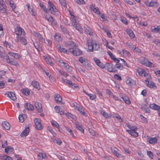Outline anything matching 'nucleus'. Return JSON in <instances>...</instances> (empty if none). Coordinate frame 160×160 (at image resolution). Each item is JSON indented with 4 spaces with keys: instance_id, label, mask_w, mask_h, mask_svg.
<instances>
[{
    "instance_id": "f257e3e1",
    "label": "nucleus",
    "mask_w": 160,
    "mask_h": 160,
    "mask_svg": "<svg viewBox=\"0 0 160 160\" xmlns=\"http://www.w3.org/2000/svg\"><path fill=\"white\" fill-rule=\"evenodd\" d=\"M88 49L90 52H92L93 50H98L100 48L99 45L92 40L88 42Z\"/></svg>"
},
{
    "instance_id": "f03ea898",
    "label": "nucleus",
    "mask_w": 160,
    "mask_h": 160,
    "mask_svg": "<svg viewBox=\"0 0 160 160\" xmlns=\"http://www.w3.org/2000/svg\"><path fill=\"white\" fill-rule=\"evenodd\" d=\"M15 33L17 35L16 41L18 42L19 41V37L22 36H25V32L24 30L20 27H17L15 29Z\"/></svg>"
},
{
    "instance_id": "7ed1b4c3",
    "label": "nucleus",
    "mask_w": 160,
    "mask_h": 160,
    "mask_svg": "<svg viewBox=\"0 0 160 160\" xmlns=\"http://www.w3.org/2000/svg\"><path fill=\"white\" fill-rule=\"evenodd\" d=\"M69 50L74 56H80L82 54V51L76 47L70 48H69Z\"/></svg>"
},
{
    "instance_id": "20e7f679",
    "label": "nucleus",
    "mask_w": 160,
    "mask_h": 160,
    "mask_svg": "<svg viewBox=\"0 0 160 160\" xmlns=\"http://www.w3.org/2000/svg\"><path fill=\"white\" fill-rule=\"evenodd\" d=\"M48 6L49 10L51 13L53 15H56V13L58 11V10L55 7L53 6L50 1L48 2Z\"/></svg>"
},
{
    "instance_id": "39448f33",
    "label": "nucleus",
    "mask_w": 160,
    "mask_h": 160,
    "mask_svg": "<svg viewBox=\"0 0 160 160\" xmlns=\"http://www.w3.org/2000/svg\"><path fill=\"white\" fill-rule=\"evenodd\" d=\"M6 60L7 61V62L8 63H10L13 65H14L16 67L19 66V64L18 63L17 61L14 60L12 58H9L8 56H5Z\"/></svg>"
},
{
    "instance_id": "423d86ee",
    "label": "nucleus",
    "mask_w": 160,
    "mask_h": 160,
    "mask_svg": "<svg viewBox=\"0 0 160 160\" xmlns=\"http://www.w3.org/2000/svg\"><path fill=\"white\" fill-rule=\"evenodd\" d=\"M107 68L108 70L110 72H115L117 71L114 68L112 64L106 63L105 64V68Z\"/></svg>"
},
{
    "instance_id": "0eeeda50",
    "label": "nucleus",
    "mask_w": 160,
    "mask_h": 160,
    "mask_svg": "<svg viewBox=\"0 0 160 160\" xmlns=\"http://www.w3.org/2000/svg\"><path fill=\"white\" fill-rule=\"evenodd\" d=\"M36 128L39 130L42 129V127L40 121L38 120L37 118H35L34 120Z\"/></svg>"
},
{
    "instance_id": "6e6552de",
    "label": "nucleus",
    "mask_w": 160,
    "mask_h": 160,
    "mask_svg": "<svg viewBox=\"0 0 160 160\" xmlns=\"http://www.w3.org/2000/svg\"><path fill=\"white\" fill-rule=\"evenodd\" d=\"M150 108L155 110H157L159 116H160V107L154 103H152L149 105Z\"/></svg>"
},
{
    "instance_id": "1a4fd4ad",
    "label": "nucleus",
    "mask_w": 160,
    "mask_h": 160,
    "mask_svg": "<svg viewBox=\"0 0 160 160\" xmlns=\"http://www.w3.org/2000/svg\"><path fill=\"white\" fill-rule=\"evenodd\" d=\"M5 95L13 101H14L17 98L15 94L12 92H8L7 93H5Z\"/></svg>"
},
{
    "instance_id": "9d476101",
    "label": "nucleus",
    "mask_w": 160,
    "mask_h": 160,
    "mask_svg": "<svg viewBox=\"0 0 160 160\" xmlns=\"http://www.w3.org/2000/svg\"><path fill=\"white\" fill-rule=\"evenodd\" d=\"M46 18L50 22L52 25H55L57 24V22L53 18V17L51 16H47L46 17Z\"/></svg>"
},
{
    "instance_id": "9b49d317",
    "label": "nucleus",
    "mask_w": 160,
    "mask_h": 160,
    "mask_svg": "<svg viewBox=\"0 0 160 160\" xmlns=\"http://www.w3.org/2000/svg\"><path fill=\"white\" fill-rule=\"evenodd\" d=\"M29 127H26L24 130L22 132L20 135L21 137H23L28 135L29 132Z\"/></svg>"
},
{
    "instance_id": "f8f14e48",
    "label": "nucleus",
    "mask_w": 160,
    "mask_h": 160,
    "mask_svg": "<svg viewBox=\"0 0 160 160\" xmlns=\"http://www.w3.org/2000/svg\"><path fill=\"white\" fill-rule=\"evenodd\" d=\"M79 61L81 63L83 64L85 66L88 65V63L87 60L83 57H80L79 58Z\"/></svg>"
},
{
    "instance_id": "ddd939ff",
    "label": "nucleus",
    "mask_w": 160,
    "mask_h": 160,
    "mask_svg": "<svg viewBox=\"0 0 160 160\" xmlns=\"http://www.w3.org/2000/svg\"><path fill=\"white\" fill-rule=\"evenodd\" d=\"M34 105L38 112H42V105L41 103L38 102H36L34 104Z\"/></svg>"
},
{
    "instance_id": "4468645a",
    "label": "nucleus",
    "mask_w": 160,
    "mask_h": 160,
    "mask_svg": "<svg viewBox=\"0 0 160 160\" xmlns=\"http://www.w3.org/2000/svg\"><path fill=\"white\" fill-rule=\"evenodd\" d=\"M126 83L131 86H132L134 85L135 82L134 81L130 78H128L126 81Z\"/></svg>"
},
{
    "instance_id": "2eb2a0df",
    "label": "nucleus",
    "mask_w": 160,
    "mask_h": 160,
    "mask_svg": "<svg viewBox=\"0 0 160 160\" xmlns=\"http://www.w3.org/2000/svg\"><path fill=\"white\" fill-rule=\"evenodd\" d=\"M2 126L6 130H9L10 128V124L7 121H4L2 123Z\"/></svg>"
},
{
    "instance_id": "dca6fc26",
    "label": "nucleus",
    "mask_w": 160,
    "mask_h": 160,
    "mask_svg": "<svg viewBox=\"0 0 160 160\" xmlns=\"http://www.w3.org/2000/svg\"><path fill=\"white\" fill-rule=\"evenodd\" d=\"M126 131L129 133L132 136L137 137L138 136V133L135 130L131 131L129 130H127Z\"/></svg>"
},
{
    "instance_id": "f3484780",
    "label": "nucleus",
    "mask_w": 160,
    "mask_h": 160,
    "mask_svg": "<svg viewBox=\"0 0 160 160\" xmlns=\"http://www.w3.org/2000/svg\"><path fill=\"white\" fill-rule=\"evenodd\" d=\"M55 100L57 103L61 102L62 100V98L59 94H56L54 96Z\"/></svg>"
},
{
    "instance_id": "a211bd4d",
    "label": "nucleus",
    "mask_w": 160,
    "mask_h": 160,
    "mask_svg": "<svg viewBox=\"0 0 160 160\" xmlns=\"http://www.w3.org/2000/svg\"><path fill=\"white\" fill-rule=\"evenodd\" d=\"M27 118V115L25 114H20L18 117L19 121L21 122H23L25 119H26Z\"/></svg>"
},
{
    "instance_id": "6ab92c4d",
    "label": "nucleus",
    "mask_w": 160,
    "mask_h": 160,
    "mask_svg": "<svg viewBox=\"0 0 160 160\" xmlns=\"http://www.w3.org/2000/svg\"><path fill=\"white\" fill-rule=\"evenodd\" d=\"M13 150V148H11L10 146H8L5 149V152L8 154L11 153Z\"/></svg>"
},
{
    "instance_id": "aec40b11",
    "label": "nucleus",
    "mask_w": 160,
    "mask_h": 160,
    "mask_svg": "<svg viewBox=\"0 0 160 160\" xmlns=\"http://www.w3.org/2000/svg\"><path fill=\"white\" fill-rule=\"evenodd\" d=\"M90 9L97 14H100V12L98 8H95L92 5H90Z\"/></svg>"
},
{
    "instance_id": "412c9836",
    "label": "nucleus",
    "mask_w": 160,
    "mask_h": 160,
    "mask_svg": "<svg viewBox=\"0 0 160 160\" xmlns=\"http://www.w3.org/2000/svg\"><path fill=\"white\" fill-rule=\"evenodd\" d=\"M148 141L150 144H153L156 143L158 141V139L156 137L149 138L148 139Z\"/></svg>"
},
{
    "instance_id": "4be33fe9",
    "label": "nucleus",
    "mask_w": 160,
    "mask_h": 160,
    "mask_svg": "<svg viewBox=\"0 0 160 160\" xmlns=\"http://www.w3.org/2000/svg\"><path fill=\"white\" fill-rule=\"evenodd\" d=\"M8 54L10 56L13 57L15 59H18L20 58V55L17 53L12 52H8Z\"/></svg>"
},
{
    "instance_id": "5701e85b",
    "label": "nucleus",
    "mask_w": 160,
    "mask_h": 160,
    "mask_svg": "<svg viewBox=\"0 0 160 160\" xmlns=\"http://www.w3.org/2000/svg\"><path fill=\"white\" fill-rule=\"evenodd\" d=\"M142 109L144 112L146 113H149L150 112V109L148 107V106L145 104H143L142 106Z\"/></svg>"
},
{
    "instance_id": "b1692460",
    "label": "nucleus",
    "mask_w": 160,
    "mask_h": 160,
    "mask_svg": "<svg viewBox=\"0 0 160 160\" xmlns=\"http://www.w3.org/2000/svg\"><path fill=\"white\" fill-rule=\"evenodd\" d=\"M31 84L34 88H35L38 89H40L38 82L35 80L32 82Z\"/></svg>"
},
{
    "instance_id": "393cba45",
    "label": "nucleus",
    "mask_w": 160,
    "mask_h": 160,
    "mask_svg": "<svg viewBox=\"0 0 160 160\" xmlns=\"http://www.w3.org/2000/svg\"><path fill=\"white\" fill-rule=\"evenodd\" d=\"M25 36H22L19 37V41L21 43L24 45H26L27 43V41L25 39Z\"/></svg>"
},
{
    "instance_id": "a878e982",
    "label": "nucleus",
    "mask_w": 160,
    "mask_h": 160,
    "mask_svg": "<svg viewBox=\"0 0 160 160\" xmlns=\"http://www.w3.org/2000/svg\"><path fill=\"white\" fill-rule=\"evenodd\" d=\"M148 7H157L158 5V4L156 2L151 1L149 3V4L147 5Z\"/></svg>"
},
{
    "instance_id": "bb28decb",
    "label": "nucleus",
    "mask_w": 160,
    "mask_h": 160,
    "mask_svg": "<svg viewBox=\"0 0 160 160\" xmlns=\"http://www.w3.org/2000/svg\"><path fill=\"white\" fill-rule=\"evenodd\" d=\"M74 22H73L72 23L73 26L75 27L76 29L80 31L82 28L77 23H76V21L75 19L74 20Z\"/></svg>"
},
{
    "instance_id": "cd10ccee",
    "label": "nucleus",
    "mask_w": 160,
    "mask_h": 160,
    "mask_svg": "<svg viewBox=\"0 0 160 160\" xmlns=\"http://www.w3.org/2000/svg\"><path fill=\"white\" fill-rule=\"evenodd\" d=\"M25 108L30 110H32L34 109L33 106L30 103H26L25 106Z\"/></svg>"
},
{
    "instance_id": "c85d7f7f",
    "label": "nucleus",
    "mask_w": 160,
    "mask_h": 160,
    "mask_svg": "<svg viewBox=\"0 0 160 160\" xmlns=\"http://www.w3.org/2000/svg\"><path fill=\"white\" fill-rule=\"evenodd\" d=\"M112 152L118 158H120L122 159H123V156H122L121 154L118 153L117 151L115 150H112Z\"/></svg>"
},
{
    "instance_id": "c756f323",
    "label": "nucleus",
    "mask_w": 160,
    "mask_h": 160,
    "mask_svg": "<svg viewBox=\"0 0 160 160\" xmlns=\"http://www.w3.org/2000/svg\"><path fill=\"white\" fill-rule=\"evenodd\" d=\"M145 82L148 86L151 88H152L155 85L154 83L153 82H149L148 80H145Z\"/></svg>"
},
{
    "instance_id": "7c9ffc66",
    "label": "nucleus",
    "mask_w": 160,
    "mask_h": 160,
    "mask_svg": "<svg viewBox=\"0 0 160 160\" xmlns=\"http://www.w3.org/2000/svg\"><path fill=\"white\" fill-rule=\"evenodd\" d=\"M45 60L48 64H49L51 66H53L54 63L52 62L50 58L49 57H47L45 58Z\"/></svg>"
},
{
    "instance_id": "2f4dec72",
    "label": "nucleus",
    "mask_w": 160,
    "mask_h": 160,
    "mask_svg": "<svg viewBox=\"0 0 160 160\" xmlns=\"http://www.w3.org/2000/svg\"><path fill=\"white\" fill-rule=\"evenodd\" d=\"M127 33L131 38H133L135 37V35L133 32L129 29L127 30Z\"/></svg>"
},
{
    "instance_id": "473e14b6",
    "label": "nucleus",
    "mask_w": 160,
    "mask_h": 160,
    "mask_svg": "<svg viewBox=\"0 0 160 160\" xmlns=\"http://www.w3.org/2000/svg\"><path fill=\"white\" fill-rule=\"evenodd\" d=\"M38 159H40L42 158V159H46L47 158L46 154L44 153H39L37 155Z\"/></svg>"
},
{
    "instance_id": "72a5a7b5",
    "label": "nucleus",
    "mask_w": 160,
    "mask_h": 160,
    "mask_svg": "<svg viewBox=\"0 0 160 160\" xmlns=\"http://www.w3.org/2000/svg\"><path fill=\"white\" fill-rule=\"evenodd\" d=\"M122 99L126 103L128 104H130L131 102L129 98L128 97L125 96L124 97H122Z\"/></svg>"
},
{
    "instance_id": "f704fd0d",
    "label": "nucleus",
    "mask_w": 160,
    "mask_h": 160,
    "mask_svg": "<svg viewBox=\"0 0 160 160\" xmlns=\"http://www.w3.org/2000/svg\"><path fill=\"white\" fill-rule=\"evenodd\" d=\"M122 52L123 56L126 57H129L130 56V53L128 51L123 49L122 50Z\"/></svg>"
},
{
    "instance_id": "c9c22d12",
    "label": "nucleus",
    "mask_w": 160,
    "mask_h": 160,
    "mask_svg": "<svg viewBox=\"0 0 160 160\" xmlns=\"http://www.w3.org/2000/svg\"><path fill=\"white\" fill-rule=\"evenodd\" d=\"M21 91L23 94L26 96L29 95L30 93V91L28 89H22Z\"/></svg>"
},
{
    "instance_id": "e433bc0d",
    "label": "nucleus",
    "mask_w": 160,
    "mask_h": 160,
    "mask_svg": "<svg viewBox=\"0 0 160 160\" xmlns=\"http://www.w3.org/2000/svg\"><path fill=\"white\" fill-rule=\"evenodd\" d=\"M37 37L39 40L42 43H45V40L42 37L41 35L39 33L37 34Z\"/></svg>"
},
{
    "instance_id": "4c0bfd02",
    "label": "nucleus",
    "mask_w": 160,
    "mask_h": 160,
    "mask_svg": "<svg viewBox=\"0 0 160 160\" xmlns=\"http://www.w3.org/2000/svg\"><path fill=\"white\" fill-rule=\"evenodd\" d=\"M34 46L36 48L38 51H40L42 50V48L40 46L38 43L37 42L34 43Z\"/></svg>"
},
{
    "instance_id": "58836bf2",
    "label": "nucleus",
    "mask_w": 160,
    "mask_h": 160,
    "mask_svg": "<svg viewBox=\"0 0 160 160\" xmlns=\"http://www.w3.org/2000/svg\"><path fill=\"white\" fill-rule=\"evenodd\" d=\"M1 159L4 160H12V159L11 157L7 155H5L1 157Z\"/></svg>"
},
{
    "instance_id": "ea45409f",
    "label": "nucleus",
    "mask_w": 160,
    "mask_h": 160,
    "mask_svg": "<svg viewBox=\"0 0 160 160\" xmlns=\"http://www.w3.org/2000/svg\"><path fill=\"white\" fill-rule=\"evenodd\" d=\"M152 31L154 33L159 32L160 33V26H158L157 28H154L152 29Z\"/></svg>"
},
{
    "instance_id": "a19ab883",
    "label": "nucleus",
    "mask_w": 160,
    "mask_h": 160,
    "mask_svg": "<svg viewBox=\"0 0 160 160\" xmlns=\"http://www.w3.org/2000/svg\"><path fill=\"white\" fill-rule=\"evenodd\" d=\"M58 49L60 52L67 53V50L64 48L62 47L61 46H59L58 47Z\"/></svg>"
},
{
    "instance_id": "79ce46f5",
    "label": "nucleus",
    "mask_w": 160,
    "mask_h": 160,
    "mask_svg": "<svg viewBox=\"0 0 160 160\" xmlns=\"http://www.w3.org/2000/svg\"><path fill=\"white\" fill-rule=\"evenodd\" d=\"M5 5L0 6V11L2 13L6 12V9L5 8Z\"/></svg>"
},
{
    "instance_id": "37998d69",
    "label": "nucleus",
    "mask_w": 160,
    "mask_h": 160,
    "mask_svg": "<svg viewBox=\"0 0 160 160\" xmlns=\"http://www.w3.org/2000/svg\"><path fill=\"white\" fill-rule=\"evenodd\" d=\"M76 128H77L78 130L80 131L81 132H82L83 133H84V129L82 128V125H76Z\"/></svg>"
},
{
    "instance_id": "c03bdc74",
    "label": "nucleus",
    "mask_w": 160,
    "mask_h": 160,
    "mask_svg": "<svg viewBox=\"0 0 160 160\" xmlns=\"http://www.w3.org/2000/svg\"><path fill=\"white\" fill-rule=\"evenodd\" d=\"M77 110L79 111L83 116L85 115V113L84 110L80 107H77Z\"/></svg>"
},
{
    "instance_id": "a18cd8bd",
    "label": "nucleus",
    "mask_w": 160,
    "mask_h": 160,
    "mask_svg": "<svg viewBox=\"0 0 160 160\" xmlns=\"http://www.w3.org/2000/svg\"><path fill=\"white\" fill-rule=\"evenodd\" d=\"M115 66L116 68L120 70H122L123 68L122 65L120 63L116 64L115 65Z\"/></svg>"
},
{
    "instance_id": "49530a36",
    "label": "nucleus",
    "mask_w": 160,
    "mask_h": 160,
    "mask_svg": "<svg viewBox=\"0 0 160 160\" xmlns=\"http://www.w3.org/2000/svg\"><path fill=\"white\" fill-rule=\"evenodd\" d=\"M39 6L43 10L46 12H47V10L46 8V7L44 5L41 3H39Z\"/></svg>"
},
{
    "instance_id": "de8ad7c7",
    "label": "nucleus",
    "mask_w": 160,
    "mask_h": 160,
    "mask_svg": "<svg viewBox=\"0 0 160 160\" xmlns=\"http://www.w3.org/2000/svg\"><path fill=\"white\" fill-rule=\"evenodd\" d=\"M121 20L122 22L126 25H128V22L126 19V18L124 17H122L121 18Z\"/></svg>"
},
{
    "instance_id": "09e8293b",
    "label": "nucleus",
    "mask_w": 160,
    "mask_h": 160,
    "mask_svg": "<svg viewBox=\"0 0 160 160\" xmlns=\"http://www.w3.org/2000/svg\"><path fill=\"white\" fill-rule=\"evenodd\" d=\"M53 142L55 143H56L58 145H60L62 142L59 139L57 140L55 139L53 140Z\"/></svg>"
},
{
    "instance_id": "8fccbe9b",
    "label": "nucleus",
    "mask_w": 160,
    "mask_h": 160,
    "mask_svg": "<svg viewBox=\"0 0 160 160\" xmlns=\"http://www.w3.org/2000/svg\"><path fill=\"white\" fill-rule=\"evenodd\" d=\"M146 64V66L149 67H154V64L152 63L149 61L148 60H147V61Z\"/></svg>"
},
{
    "instance_id": "3c124183",
    "label": "nucleus",
    "mask_w": 160,
    "mask_h": 160,
    "mask_svg": "<svg viewBox=\"0 0 160 160\" xmlns=\"http://www.w3.org/2000/svg\"><path fill=\"white\" fill-rule=\"evenodd\" d=\"M59 1L61 3L62 6L66 8L67 6V4L65 0H59Z\"/></svg>"
},
{
    "instance_id": "603ef678",
    "label": "nucleus",
    "mask_w": 160,
    "mask_h": 160,
    "mask_svg": "<svg viewBox=\"0 0 160 160\" xmlns=\"http://www.w3.org/2000/svg\"><path fill=\"white\" fill-rule=\"evenodd\" d=\"M107 53L112 60H113L114 58H115V56L110 51H108Z\"/></svg>"
},
{
    "instance_id": "864d4df0",
    "label": "nucleus",
    "mask_w": 160,
    "mask_h": 160,
    "mask_svg": "<svg viewBox=\"0 0 160 160\" xmlns=\"http://www.w3.org/2000/svg\"><path fill=\"white\" fill-rule=\"evenodd\" d=\"M101 113L103 115L105 118H107L109 117V116L107 113L105 112L104 111L102 110L101 112Z\"/></svg>"
},
{
    "instance_id": "5fc2aeb1",
    "label": "nucleus",
    "mask_w": 160,
    "mask_h": 160,
    "mask_svg": "<svg viewBox=\"0 0 160 160\" xmlns=\"http://www.w3.org/2000/svg\"><path fill=\"white\" fill-rule=\"evenodd\" d=\"M128 128L130 129V130H135L137 129V128L136 126H131L130 125L128 126Z\"/></svg>"
},
{
    "instance_id": "6e6d98bb",
    "label": "nucleus",
    "mask_w": 160,
    "mask_h": 160,
    "mask_svg": "<svg viewBox=\"0 0 160 160\" xmlns=\"http://www.w3.org/2000/svg\"><path fill=\"white\" fill-rule=\"evenodd\" d=\"M128 46L129 48L132 50H134L136 48V47L133 45L128 44Z\"/></svg>"
},
{
    "instance_id": "4d7b16f0",
    "label": "nucleus",
    "mask_w": 160,
    "mask_h": 160,
    "mask_svg": "<svg viewBox=\"0 0 160 160\" xmlns=\"http://www.w3.org/2000/svg\"><path fill=\"white\" fill-rule=\"evenodd\" d=\"M147 153L149 157L151 158H153V155L151 151H147Z\"/></svg>"
},
{
    "instance_id": "13d9d810",
    "label": "nucleus",
    "mask_w": 160,
    "mask_h": 160,
    "mask_svg": "<svg viewBox=\"0 0 160 160\" xmlns=\"http://www.w3.org/2000/svg\"><path fill=\"white\" fill-rule=\"evenodd\" d=\"M61 63H62L63 64V66L66 69H68L69 67V65L64 62H62Z\"/></svg>"
},
{
    "instance_id": "bf43d9fd",
    "label": "nucleus",
    "mask_w": 160,
    "mask_h": 160,
    "mask_svg": "<svg viewBox=\"0 0 160 160\" xmlns=\"http://www.w3.org/2000/svg\"><path fill=\"white\" fill-rule=\"evenodd\" d=\"M147 59L145 58H144L143 59L142 61H141V63L142 64L146 66V64H147Z\"/></svg>"
},
{
    "instance_id": "052dcab7",
    "label": "nucleus",
    "mask_w": 160,
    "mask_h": 160,
    "mask_svg": "<svg viewBox=\"0 0 160 160\" xmlns=\"http://www.w3.org/2000/svg\"><path fill=\"white\" fill-rule=\"evenodd\" d=\"M55 39L57 41H59L61 40V38L60 36L58 35H56L54 36Z\"/></svg>"
},
{
    "instance_id": "680f3d73",
    "label": "nucleus",
    "mask_w": 160,
    "mask_h": 160,
    "mask_svg": "<svg viewBox=\"0 0 160 160\" xmlns=\"http://www.w3.org/2000/svg\"><path fill=\"white\" fill-rule=\"evenodd\" d=\"M114 78L119 81L121 80L122 78L121 77L118 75L116 74L114 76Z\"/></svg>"
},
{
    "instance_id": "e2e57ef3",
    "label": "nucleus",
    "mask_w": 160,
    "mask_h": 160,
    "mask_svg": "<svg viewBox=\"0 0 160 160\" xmlns=\"http://www.w3.org/2000/svg\"><path fill=\"white\" fill-rule=\"evenodd\" d=\"M51 124L53 126L56 127L57 128L58 127V126H59V125L58 123L55 121L51 122Z\"/></svg>"
},
{
    "instance_id": "0e129e2a",
    "label": "nucleus",
    "mask_w": 160,
    "mask_h": 160,
    "mask_svg": "<svg viewBox=\"0 0 160 160\" xmlns=\"http://www.w3.org/2000/svg\"><path fill=\"white\" fill-rule=\"evenodd\" d=\"M106 92L108 95H109L111 97H112V96H113V93L111 92L110 90L109 89H107L106 90Z\"/></svg>"
},
{
    "instance_id": "69168bd1",
    "label": "nucleus",
    "mask_w": 160,
    "mask_h": 160,
    "mask_svg": "<svg viewBox=\"0 0 160 160\" xmlns=\"http://www.w3.org/2000/svg\"><path fill=\"white\" fill-rule=\"evenodd\" d=\"M89 132L92 135L95 136L96 134V132H95V131L92 129L89 128Z\"/></svg>"
},
{
    "instance_id": "338daca9",
    "label": "nucleus",
    "mask_w": 160,
    "mask_h": 160,
    "mask_svg": "<svg viewBox=\"0 0 160 160\" xmlns=\"http://www.w3.org/2000/svg\"><path fill=\"white\" fill-rule=\"evenodd\" d=\"M65 114L66 117L68 118H72L73 115L72 114H71V113H65Z\"/></svg>"
},
{
    "instance_id": "774afa93",
    "label": "nucleus",
    "mask_w": 160,
    "mask_h": 160,
    "mask_svg": "<svg viewBox=\"0 0 160 160\" xmlns=\"http://www.w3.org/2000/svg\"><path fill=\"white\" fill-rule=\"evenodd\" d=\"M5 85V83L2 81H0V89L3 88Z\"/></svg>"
}]
</instances>
